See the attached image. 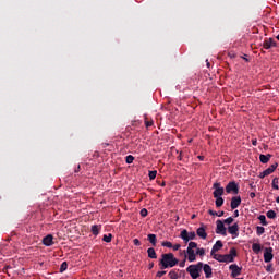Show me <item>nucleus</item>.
<instances>
[{"label":"nucleus","mask_w":279,"mask_h":279,"mask_svg":"<svg viewBox=\"0 0 279 279\" xmlns=\"http://www.w3.org/2000/svg\"><path fill=\"white\" fill-rule=\"evenodd\" d=\"M184 256L187 258L189 263H195L197 256H206V250L197 247L196 242H190Z\"/></svg>","instance_id":"1"},{"label":"nucleus","mask_w":279,"mask_h":279,"mask_svg":"<svg viewBox=\"0 0 279 279\" xmlns=\"http://www.w3.org/2000/svg\"><path fill=\"white\" fill-rule=\"evenodd\" d=\"M179 260L175 258V255L173 253H166L161 255L160 265L162 269H169V267H175L178 265Z\"/></svg>","instance_id":"2"},{"label":"nucleus","mask_w":279,"mask_h":279,"mask_svg":"<svg viewBox=\"0 0 279 279\" xmlns=\"http://www.w3.org/2000/svg\"><path fill=\"white\" fill-rule=\"evenodd\" d=\"M234 258H236V248L234 247L229 251V254L214 255V260L218 263H234Z\"/></svg>","instance_id":"3"},{"label":"nucleus","mask_w":279,"mask_h":279,"mask_svg":"<svg viewBox=\"0 0 279 279\" xmlns=\"http://www.w3.org/2000/svg\"><path fill=\"white\" fill-rule=\"evenodd\" d=\"M202 267H204V263L199 262L197 264L190 265L186 268V271L190 274L192 279H197L201 276L199 274L202 272Z\"/></svg>","instance_id":"4"},{"label":"nucleus","mask_w":279,"mask_h":279,"mask_svg":"<svg viewBox=\"0 0 279 279\" xmlns=\"http://www.w3.org/2000/svg\"><path fill=\"white\" fill-rule=\"evenodd\" d=\"M197 234L194 231L189 232L186 229H183L180 233V239L184 241V243H189V241H194Z\"/></svg>","instance_id":"5"},{"label":"nucleus","mask_w":279,"mask_h":279,"mask_svg":"<svg viewBox=\"0 0 279 279\" xmlns=\"http://www.w3.org/2000/svg\"><path fill=\"white\" fill-rule=\"evenodd\" d=\"M278 169V163H272L269 168L259 173V178H267V175H271Z\"/></svg>","instance_id":"6"},{"label":"nucleus","mask_w":279,"mask_h":279,"mask_svg":"<svg viewBox=\"0 0 279 279\" xmlns=\"http://www.w3.org/2000/svg\"><path fill=\"white\" fill-rule=\"evenodd\" d=\"M216 234H222V236H227L228 234V232L226 231V226L221 220L216 221Z\"/></svg>","instance_id":"7"},{"label":"nucleus","mask_w":279,"mask_h":279,"mask_svg":"<svg viewBox=\"0 0 279 279\" xmlns=\"http://www.w3.org/2000/svg\"><path fill=\"white\" fill-rule=\"evenodd\" d=\"M274 260V248L267 247L264 250V263H271Z\"/></svg>","instance_id":"8"},{"label":"nucleus","mask_w":279,"mask_h":279,"mask_svg":"<svg viewBox=\"0 0 279 279\" xmlns=\"http://www.w3.org/2000/svg\"><path fill=\"white\" fill-rule=\"evenodd\" d=\"M221 247H223V242H221V240H218L210 252V256L215 259V256H219L220 254H217V252H219V250H221Z\"/></svg>","instance_id":"9"},{"label":"nucleus","mask_w":279,"mask_h":279,"mask_svg":"<svg viewBox=\"0 0 279 279\" xmlns=\"http://www.w3.org/2000/svg\"><path fill=\"white\" fill-rule=\"evenodd\" d=\"M229 269L231 271V278H236L238 276H241L242 268L239 267V265L232 264L229 266Z\"/></svg>","instance_id":"10"},{"label":"nucleus","mask_w":279,"mask_h":279,"mask_svg":"<svg viewBox=\"0 0 279 279\" xmlns=\"http://www.w3.org/2000/svg\"><path fill=\"white\" fill-rule=\"evenodd\" d=\"M229 234L232 235V239H236L239 236V223H234L228 227Z\"/></svg>","instance_id":"11"},{"label":"nucleus","mask_w":279,"mask_h":279,"mask_svg":"<svg viewBox=\"0 0 279 279\" xmlns=\"http://www.w3.org/2000/svg\"><path fill=\"white\" fill-rule=\"evenodd\" d=\"M226 192L227 193H234L236 195V193H239V185H236L235 182H230L226 186Z\"/></svg>","instance_id":"12"},{"label":"nucleus","mask_w":279,"mask_h":279,"mask_svg":"<svg viewBox=\"0 0 279 279\" xmlns=\"http://www.w3.org/2000/svg\"><path fill=\"white\" fill-rule=\"evenodd\" d=\"M214 197H221L223 195V187L221 186V183H214Z\"/></svg>","instance_id":"13"},{"label":"nucleus","mask_w":279,"mask_h":279,"mask_svg":"<svg viewBox=\"0 0 279 279\" xmlns=\"http://www.w3.org/2000/svg\"><path fill=\"white\" fill-rule=\"evenodd\" d=\"M204 274H205V278H213V267H210V265L208 264H203L202 267Z\"/></svg>","instance_id":"14"},{"label":"nucleus","mask_w":279,"mask_h":279,"mask_svg":"<svg viewBox=\"0 0 279 279\" xmlns=\"http://www.w3.org/2000/svg\"><path fill=\"white\" fill-rule=\"evenodd\" d=\"M196 234L197 236H199V239L206 240L208 236V233H206V228L204 227V225H202V227H199L196 230Z\"/></svg>","instance_id":"15"},{"label":"nucleus","mask_w":279,"mask_h":279,"mask_svg":"<svg viewBox=\"0 0 279 279\" xmlns=\"http://www.w3.org/2000/svg\"><path fill=\"white\" fill-rule=\"evenodd\" d=\"M241 206V196H234L231 198V208L232 210H235V208H239Z\"/></svg>","instance_id":"16"},{"label":"nucleus","mask_w":279,"mask_h":279,"mask_svg":"<svg viewBox=\"0 0 279 279\" xmlns=\"http://www.w3.org/2000/svg\"><path fill=\"white\" fill-rule=\"evenodd\" d=\"M43 243L44 245H46V247H51V245H53V235L48 234L47 236H45L43 239Z\"/></svg>","instance_id":"17"},{"label":"nucleus","mask_w":279,"mask_h":279,"mask_svg":"<svg viewBox=\"0 0 279 279\" xmlns=\"http://www.w3.org/2000/svg\"><path fill=\"white\" fill-rule=\"evenodd\" d=\"M271 47H276V41L274 39H268L264 41V49H271Z\"/></svg>","instance_id":"18"},{"label":"nucleus","mask_w":279,"mask_h":279,"mask_svg":"<svg viewBox=\"0 0 279 279\" xmlns=\"http://www.w3.org/2000/svg\"><path fill=\"white\" fill-rule=\"evenodd\" d=\"M271 158V155H260L259 160L263 165H267Z\"/></svg>","instance_id":"19"},{"label":"nucleus","mask_w":279,"mask_h":279,"mask_svg":"<svg viewBox=\"0 0 279 279\" xmlns=\"http://www.w3.org/2000/svg\"><path fill=\"white\" fill-rule=\"evenodd\" d=\"M148 241L151 243L153 247H156V243L158 239L156 238V234H148Z\"/></svg>","instance_id":"20"},{"label":"nucleus","mask_w":279,"mask_h":279,"mask_svg":"<svg viewBox=\"0 0 279 279\" xmlns=\"http://www.w3.org/2000/svg\"><path fill=\"white\" fill-rule=\"evenodd\" d=\"M148 258H158V255L156 254V250L154 247H150L147 250Z\"/></svg>","instance_id":"21"},{"label":"nucleus","mask_w":279,"mask_h":279,"mask_svg":"<svg viewBox=\"0 0 279 279\" xmlns=\"http://www.w3.org/2000/svg\"><path fill=\"white\" fill-rule=\"evenodd\" d=\"M99 230H101V227L98 225H94L92 226V232L95 236H97V234H99Z\"/></svg>","instance_id":"22"},{"label":"nucleus","mask_w":279,"mask_h":279,"mask_svg":"<svg viewBox=\"0 0 279 279\" xmlns=\"http://www.w3.org/2000/svg\"><path fill=\"white\" fill-rule=\"evenodd\" d=\"M215 198H216L217 208H221V206H223V197L219 196V197H215Z\"/></svg>","instance_id":"23"},{"label":"nucleus","mask_w":279,"mask_h":279,"mask_svg":"<svg viewBox=\"0 0 279 279\" xmlns=\"http://www.w3.org/2000/svg\"><path fill=\"white\" fill-rule=\"evenodd\" d=\"M209 215H211L213 217H223V215H225V213L223 211H219V213H217V211H214L213 209H209Z\"/></svg>","instance_id":"24"},{"label":"nucleus","mask_w":279,"mask_h":279,"mask_svg":"<svg viewBox=\"0 0 279 279\" xmlns=\"http://www.w3.org/2000/svg\"><path fill=\"white\" fill-rule=\"evenodd\" d=\"M266 217H268V219H276V211L271 209L268 210Z\"/></svg>","instance_id":"25"},{"label":"nucleus","mask_w":279,"mask_h":279,"mask_svg":"<svg viewBox=\"0 0 279 279\" xmlns=\"http://www.w3.org/2000/svg\"><path fill=\"white\" fill-rule=\"evenodd\" d=\"M252 250H253V252H255L256 254H258V252H260V244L254 243V244L252 245Z\"/></svg>","instance_id":"26"},{"label":"nucleus","mask_w":279,"mask_h":279,"mask_svg":"<svg viewBox=\"0 0 279 279\" xmlns=\"http://www.w3.org/2000/svg\"><path fill=\"white\" fill-rule=\"evenodd\" d=\"M69 268V264L66 262H63L60 266V272H64L66 271V269Z\"/></svg>","instance_id":"27"},{"label":"nucleus","mask_w":279,"mask_h":279,"mask_svg":"<svg viewBox=\"0 0 279 279\" xmlns=\"http://www.w3.org/2000/svg\"><path fill=\"white\" fill-rule=\"evenodd\" d=\"M258 219H259L262 226H267V218L265 217V215H260L258 217Z\"/></svg>","instance_id":"28"},{"label":"nucleus","mask_w":279,"mask_h":279,"mask_svg":"<svg viewBox=\"0 0 279 279\" xmlns=\"http://www.w3.org/2000/svg\"><path fill=\"white\" fill-rule=\"evenodd\" d=\"M256 233L258 236H260L262 234H265V227H257Z\"/></svg>","instance_id":"29"},{"label":"nucleus","mask_w":279,"mask_h":279,"mask_svg":"<svg viewBox=\"0 0 279 279\" xmlns=\"http://www.w3.org/2000/svg\"><path fill=\"white\" fill-rule=\"evenodd\" d=\"M158 174L157 171H149L148 172V178L149 180H156V175Z\"/></svg>","instance_id":"30"},{"label":"nucleus","mask_w":279,"mask_h":279,"mask_svg":"<svg viewBox=\"0 0 279 279\" xmlns=\"http://www.w3.org/2000/svg\"><path fill=\"white\" fill-rule=\"evenodd\" d=\"M162 247H168V248H172L173 247V243L169 242V241H163L161 243Z\"/></svg>","instance_id":"31"},{"label":"nucleus","mask_w":279,"mask_h":279,"mask_svg":"<svg viewBox=\"0 0 279 279\" xmlns=\"http://www.w3.org/2000/svg\"><path fill=\"white\" fill-rule=\"evenodd\" d=\"M102 241H105V243H110L112 241V234L104 235Z\"/></svg>","instance_id":"32"},{"label":"nucleus","mask_w":279,"mask_h":279,"mask_svg":"<svg viewBox=\"0 0 279 279\" xmlns=\"http://www.w3.org/2000/svg\"><path fill=\"white\" fill-rule=\"evenodd\" d=\"M132 162H134V156L132 155L126 156V165H132Z\"/></svg>","instance_id":"33"},{"label":"nucleus","mask_w":279,"mask_h":279,"mask_svg":"<svg viewBox=\"0 0 279 279\" xmlns=\"http://www.w3.org/2000/svg\"><path fill=\"white\" fill-rule=\"evenodd\" d=\"M272 189H275L276 191L279 190V186H278V178H275V179L272 180Z\"/></svg>","instance_id":"34"},{"label":"nucleus","mask_w":279,"mask_h":279,"mask_svg":"<svg viewBox=\"0 0 279 279\" xmlns=\"http://www.w3.org/2000/svg\"><path fill=\"white\" fill-rule=\"evenodd\" d=\"M233 222H234V218H232V217H229L223 220V223H226L227 226H230V223H233Z\"/></svg>","instance_id":"35"},{"label":"nucleus","mask_w":279,"mask_h":279,"mask_svg":"<svg viewBox=\"0 0 279 279\" xmlns=\"http://www.w3.org/2000/svg\"><path fill=\"white\" fill-rule=\"evenodd\" d=\"M169 277H170L171 279H178V272H175L174 270H171V271L169 272Z\"/></svg>","instance_id":"36"},{"label":"nucleus","mask_w":279,"mask_h":279,"mask_svg":"<svg viewBox=\"0 0 279 279\" xmlns=\"http://www.w3.org/2000/svg\"><path fill=\"white\" fill-rule=\"evenodd\" d=\"M186 260H189V258H186V256L184 255V259L179 264L180 267H185L186 266Z\"/></svg>","instance_id":"37"},{"label":"nucleus","mask_w":279,"mask_h":279,"mask_svg":"<svg viewBox=\"0 0 279 279\" xmlns=\"http://www.w3.org/2000/svg\"><path fill=\"white\" fill-rule=\"evenodd\" d=\"M180 247H182V245H180V244H174V245H172V250H173L174 252H178V250H180Z\"/></svg>","instance_id":"38"},{"label":"nucleus","mask_w":279,"mask_h":279,"mask_svg":"<svg viewBox=\"0 0 279 279\" xmlns=\"http://www.w3.org/2000/svg\"><path fill=\"white\" fill-rule=\"evenodd\" d=\"M141 216H142V217H147V209H146V208H143V209L141 210Z\"/></svg>","instance_id":"39"},{"label":"nucleus","mask_w":279,"mask_h":279,"mask_svg":"<svg viewBox=\"0 0 279 279\" xmlns=\"http://www.w3.org/2000/svg\"><path fill=\"white\" fill-rule=\"evenodd\" d=\"M146 128H151L154 125V121H145Z\"/></svg>","instance_id":"40"},{"label":"nucleus","mask_w":279,"mask_h":279,"mask_svg":"<svg viewBox=\"0 0 279 279\" xmlns=\"http://www.w3.org/2000/svg\"><path fill=\"white\" fill-rule=\"evenodd\" d=\"M165 274H167V271H158L157 278H162V276H165Z\"/></svg>","instance_id":"41"},{"label":"nucleus","mask_w":279,"mask_h":279,"mask_svg":"<svg viewBox=\"0 0 279 279\" xmlns=\"http://www.w3.org/2000/svg\"><path fill=\"white\" fill-rule=\"evenodd\" d=\"M133 243H134V245H137V246L141 245V241H140L138 239H134V240H133Z\"/></svg>","instance_id":"42"},{"label":"nucleus","mask_w":279,"mask_h":279,"mask_svg":"<svg viewBox=\"0 0 279 279\" xmlns=\"http://www.w3.org/2000/svg\"><path fill=\"white\" fill-rule=\"evenodd\" d=\"M250 197H251L252 199H254V197H256V193L251 192V193H250Z\"/></svg>","instance_id":"43"},{"label":"nucleus","mask_w":279,"mask_h":279,"mask_svg":"<svg viewBox=\"0 0 279 279\" xmlns=\"http://www.w3.org/2000/svg\"><path fill=\"white\" fill-rule=\"evenodd\" d=\"M252 145L256 146L257 145V141L256 140H252Z\"/></svg>","instance_id":"44"},{"label":"nucleus","mask_w":279,"mask_h":279,"mask_svg":"<svg viewBox=\"0 0 279 279\" xmlns=\"http://www.w3.org/2000/svg\"><path fill=\"white\" fill-rule=\"evenodd\" d=\"M266 271H271V265L267 266Z\"/></svg>","instance_id":"45"},{"label":"nucleus","mask_w":279,"mask_h":279,"mask_svg":"<svg viewBox=\"0 0 279 279\" xmlns=\"http://www.w3.org/2000/svg\"><path fill=\"white\" fill-rule=\"evenodd\" d=\"M234 217H239V210L234 211Z\"/></svg>","instance_id":"46"},{"label":"nucleus","mask_w":279,"mask_h":279,"mask_svg":"<svg viewBox=\"0 0 279 279\" xmlns=\"http://www.w3.org/2000/svg\"><path fill=\"white\" fill-rule=\"evenodd\" d=\"M199 160H204V158L202 156H198Z\"/></svg>","instance_id":"47"},{"label":"nucleus","mask_w":279,"mask_h":279,"mask_svg":"<svg viewBox=\"0 0 279 279\" xmlns=\"http://www.w3.org/2000/svg\"><path fill=\"white\" fill-rule=\"evenodd\" d=\"M207 66H210V63H209V62H207Z\"/></svg>","instance_id":"48"}]
</instances>
